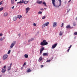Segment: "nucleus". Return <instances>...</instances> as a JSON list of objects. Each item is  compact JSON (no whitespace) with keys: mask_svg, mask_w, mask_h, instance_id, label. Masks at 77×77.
Instances as JSON below:
<instances>
[{"mask_svg":"<svg viewBox=\"0 0 77 77\" xmlns=\"http://www.w3.org/2000/svg\"><path fill=\"white\" fill-rule=\"evenodd\" d=\"M55 0H52V4H53V6H54L55 8H57V6L56 5H55ZM58 1L59 2V5L58 7L61 6V0H58Z\"/></svg>","mask_w":77,"mask_h":77,"instance_id":"obj_1","label":"nucleus"},{"mask_svg":"<svg viewBox=\"0 0 77 77\" xmlns=\"http://www.w3.org/2000/svg\"><path fill=\"white\" fill-rule=\"evenodd\" d=\"M48 44V42H46V40H44L42 42H41L40 43V45H47Z\"/></svg>","mask_w":77,"mask_h":77,"instance_id":"obj_2","label":"nucleus"},{"mask_svg":"<svg viewBox=\"0 0 77 77\" xmlns=\"http://www.w3.org/2000/svg\"><path fill=\"white\" fill-rule=\"evenodd\" d=\"M48 24H49V22H47V23H44L42 25V29H44V27H45L46 26H47Z\"/></svg>","mask_w":77,"mask_h":77,"instance_id":"obj_3","label":"nucleus"},{"mask_svg":"<svg viewBox=\"0 0 77 77\" xmlns=\"http://www.w3.org/2000/svg\"><path fill=\"white\" fill-rule=\"evenodd\" d=\"M15 44H16V41H14L13 42V43L11 44L10 46V47H11V48H12V47H14V46L15 45Z\"/></svg>","mask_w":77,"mask_h":77,"instance_id":"obj_4","label":"nucleus"},{"mask_svg":"<svg viewBox=\"0 0 77 77\" xmlns=\"http://www.w3.org/2000/svg\"><path fill=\"white\" fill-rule=\"evenodd\" d=\"M8 55L6 54H5L3 55L2 57V59L3 60H5V59H7V57H8Z\"/></svg>","mask_w":77,"mask_h":77,"instance_id":"obj_5","label":"nucleus"},{"mask_svg":"<svg viewBox=\"0 0 77 77\" xmlns=\"http://www.w3.org/2000/svg\"><path fill=\"white\" fill-rule=\"evenodd\" d=\"M66 28L67 29H72V28H73V27H71L70 25H68L66 26Z\"/></svg>","mask_w":77,"mask_h":77,"instance_id":"obj_6","label":"nucleus"},{"mask_svg":"<svg viewBox=\"0 0 77 77\" xmlns=\"http://www.w3.org/2000/svg\"><path fill=\"white\" fill-rule=\"evenodd\" d=\"M57 43L54 44V45H53L52 46V48L53 49L55 48L57 46Z\"/></svg>","mask_w":77,"mask_h":77,"instance_id":"obj_7","label":"nucleus"},{"mask_svg":"<svg viewBox=\"0 0 77 77\" xmlns=\"http://www.w3.org/2000/svg\"><path fill=\"white\" fill-rule=\"evenodd\" d=\"M57 26V22H55L54 23L53 27H56Z\"/></svg>","mask_w":77,"mask_h":77,"instance_id":"obj_8","label":"nucleus"},{"mask_svg":"<svg viewBox=\"0 0 77 77\" xmlns=\"http://www.w3.org/2000/svg\"><path fill=\"white\" fill-rule=\"evenodd\" d=\"M22 0V1H21ZM20 0V2H18L17 3V4H18L19 3V4H21V3H23V2H24V0Z\"/></svg>","mask_w":77,"mask_h":77,"instance_id":"obj_9","label":"nucleus"},{"mask_svg":"<svg viewBox=\"0 0 77 77\" xmlns=\"http://www.w3.org/2000/svg\"><path fill=\"white\" fill-rule=\"evenodd\" d=\"M38 4H41L42 3V1H37L36 2Z\"/></svg>","mask_w":77,"mask_h":77,"instance_id":"obj_10","label":"nucleus"},{"mask_svg":"<svg viewBox=\"0 0 77 77\" xmlns=\"http://www.w3.org/2000/svg\"><path fill=\"white\" fill-rule=\"evenodd\" d=\"M43 56H48V53H44L43 54Z\"/></svg>","mask_w":77,"mask_h":77,"instance_id":"obj_11","label":"nucleus"},{"mask_svg":"<svg viewBox=\"0 0 77 77\" xmlns=\"http://www.w3.org/2000/svg\"><path fill=\"white\" fill-rule=\"evenodd\" d=\"M17 18H18L19 19H21L22 18V16L20 15L17 16Z\"/></svg>","mask_w":77,"mask_h":77,"instance_id":"obj_12","label":"nucleus"},{"mask_svg":"<svg viewBox=\"0 0 77 77\" xmlns=\"http://www.w3.org/2000/svg\"><path fill=\"white\" fill-rule=\"evenodd\" d=\"M33 40H34V38H32L31 39L28 40V42H31V41H33Z\"/></svg>","mask_w":77,"mask_h":77,"instance_id":"obj_13","label":"nucleus"},{"mask_svg":"<svg viewBox=\"0 0 77 77\" xmlns=\"http://www.w3.org/2000/svg\"><path fill=\"white\" fill-rule=\"evenodd\" d=\"M45 50L44 48V47H42L41 48L40 51H42L43 50Z\"/></svg>","mask_w":77,"mask_h":77,"instance_id":"obj_14","label":"nucleus"},{"mask_svg":"<svg viewBox=\"0 0 77 77\" xmlns=\"http://www.w3.org/2000/svg\"><path fill=\"white\" fill-rule=\"evenodd\" d=\"M28 3H29V2L27 1H25L23 2V3L24 5H26V4H27Z\"/></svg>","mask_w":77,"mask_h":77,"instance_id":"obj_15","label":"nucleus"},{"mask_svg":"<svg viewBox=\"0 0 77 77\" xmlns=\"http://www.w3.org/2000/svg\"><path fill=\"white\" fill-rule=\"evenodd\" d=\"M17 20V17H14L13 18L14 21H16Z\"/></svg>","mask_w":77,"mask_h":77,"instance_id":"obj_16","label":"nucleus"},{"mask_svg":"<svg viewBox=\"0 0 77 77\" xmlns=\"http://www.w3.org/2000/svg\"><path fill=\"white\" fill-rule=\"evenodd\" d=\"M31 71H32V70L30 69H28L26 71L27 72H31Z\"/></svg>","mask_w":77,"mask_h":77,"instance_id":"obj_17","label":"nucleus"},{"mask_svg":"<svg viewBox=\"0 0 77 77\" xmlns=\"http://www.w3.org/2000/svg\"><path fill=\"white\" fill-rule=\"evenodd\" d=\"M42 60V57H41L38 59V62H41Z\"/></svg>","mask_w":77,"mask_h":77,"instance_id":"obj_18","label":"nucleus"},{"mask_svg":"<svg viewBox=\"0 0 77 77\" xmlns=\"http://www.w3.org/2000/svg\"><path fill=\"white\" fill-rule=\"evenodd\" d=\"M29 57V55L27 54H25L24 55V57L25 58H28V57Z\"/></svg>","mask_w":77,"mask_h":77,"instance_id":"obj_19","label":"nucleus"},{"mask_svg":"<svg viewBox=\"0 0 77 77\" xmlns=\"http://www.w3.org/2000/svg\"><path fill=\"white\" fill-rule=\"evenodd\" d=\"M6 69H2V73H3L4 72H5V71H6Z\"/></svg>","mask_w":77,"mask_h":77,"instance_id":"obj_20","label":"nucleus"},{"mask_svg":"<svg viewBox=\"0 0 77 77\" xmlns=\"http://www.w3.org/2000/svg\"><path fill=\"white\" fill-rule=\"evenodd\" d=\"M11 4L14 5V0H11Z\"/></svg>","mask_w":77,"mask_h":77,"instance_id":"obj_21","label":"nucleus"},{"mask_svg":"<svg viewBox=\"0 0 77 77\" xmlns=\"http://www.w3.org/2000/svg\"><path fill=\"white\" fill-rule=\"evenodd\" d=\"M26 11H29V10H30V8L29 7H28L26 8Z\"/></svg>","mask_w":77,"mask_h":77,"instance_id":"obj_22","label":"nucleus"},{"mask_svg":"<svg viewBox=\"0 0 77 77\" xmlns=\"http://www.w3.org/2000/svg\"><path fill=\"white\" fill-rule=\"evenodd\" d=\"M63 33V32H62V31H60V36H62V35Z\"/></svg>","mask_w":77,"mask_h":77,"instance_id":"obj_23","label":"nucleus"},{"mask_svg":"<svg viewBox=\"0 0 77 77\" xmlns=\"http://www.w3.org/2000/svg\"><path fill=\"white\" fill-rule=\"evenodd\" d=\"M7 15H8V13H5L4 14V16L7 17Z\"/></svg>","mask_w":77,"mask_h":77,"instance_id":"obj_24","label":"nucleus"},{"mask_svg":"<svg viewBox=\"0 0 77 77\" xmlns=\"http://www.w3.org/2000/svg\"><path fill=\"white\" fill-rule=\"evenodd\" d=\"M43 5H44L45 6H46V3L45 2H43Z\"/></svg>","mask_w":77,"mask_h":77,"instance_id":"obj_25","label":"nucleus"},{"mask_svg":"<svg viewBox=\"0 0 77 77\" xmlns=\"http://www.w3.org/2000/svg\"><path fill=\"white\" fill-rule=\"evenodd\" d=\"M3 10V7H2L0 8V12Z\"/></svg>","mask_w":77,"mask_h":77,"instance_id":"obj_26","label":"nucleus"},{"mask_svg":"<svg viewBox=\"0 0 77 77\" xmlns=\"http://www.w3.org/2000/svg\"><path fill=\"white\" fill-rule=\"evenodd\" d=\"M0 40L1 41H3V38L2 37H1L0 38Z\"/></svg>","mask_w":77,"mask_h":77,"instance_id":"obj_27","label":"nucleus"},{"mask_svg":"<svg viewBox=\"0 0 77 77\" xmlns=\"http://www.w3.org/2000/svg\"><path fill=\"white\" fill-rule=\"evenodd\" d=\"M26 64H27V63L25 62L23 64V66H24V65H26Z\"/></svg>","mask_w":77,"mask_h":77,"instance_id":"obj_28","label":"nucleus"},{"mask_svg":"<svg viewBox=\"0 0 77 77\" xmlns=\"http://www.w3.org/2000/svg\"><path fill=\"white\" fill-rule=\"evenodd\" d=\"M32 25L34 26H36V24L35 23H33Z\"/></svg>","mask_w":77,"mask_h":77,"instance_id":"obj_29","label":"nucleus"},{"mask_svg":"<svg viewBox=\"0 0 77 77\" xmlns=\"http://www.w3.org/2000/svg\"><path fill=\"white\" fill-rule=\"evenodd\" d=\"M10 53H11V50H9L8 52V54H10Z\"/></svg>","mask_w":77,"mask_h":77,"instance_id":"obj_30","label":"nucleus"},{"mask_svg":"<svg viewBox=\"0 0 77 77\" xmlns=\"http://www.w3.org/2000/svg\"><path fill=\"white\" fill-rule=\"evenodd\" d=\"M42 13V11H39L38 12V14H41Z\"/></svg>","mask_w":77,"mask_h":77,"instance_id":"obj_31","label":"nucleus"},{"mask_svg":"<svg viewBox=\"0 0 77 77\" xmlns=\"http://www.w3.org/2000/svg\"><path fill=\"white\" fill-rule=\"evenodd\" d=\"M51 61V60H48L47 61V62H49Z\"/></svg>","mask_w":77,"mask_h":77,"instance_id":"obj_32","label":"nucleus"},{"mask_svg":"<svg viewBox=\"0 0 77 77\" xmlns=\"http://www.w3.org/2000/svg\"><path fill=\"white\" fill-rule=\"evenodd\" d=\"M12 63H11L10 66V68H11V66H12Z\"/></svg>","mask_w":77,"mask_h":77,"instance_id":"obj_33","label":"nucleus"},{"mask_svg":"<svg viewBox=\"0 0 77 77\" xmlns=\"http://www.w3.org/2000/svg\"><path fill=\"white\" fill-rule=\"evenodd\" d=\"M73 25L74 26H75V23H73Z\"/></svg>","mask_w":77,"mask_h":77,"instance_id":"obj_34","label":"nucleus"},{"mask_svg":"<svg viewBox=\"0 0 77 77\" xmlns=\"http://www.w3.org/2000/svg\"><path fill=\"white\" fill-rule=\"evenodd\" d=\"M63 26V23H62L61 25V27H62Z\"/></svg>","mask_w":77,"mask_h":77,"instance_id":"obj_35","label":"nucleus"},{"mask_svg":"<svg viewBox=\"0 0 77 77\" xmlns=\"http://www.w3.org/2000/svg\"><path fill=\"white\" fill-rule=\"evenodd\" d=\"M45 16H44L43 17H42V19H45Z\"/></svg>","mask_w":77,"mask_h":77,"instance_id":"obj_36","label":"nucleus"},{"mask_svg":"<svg viewBox=\"0 0 77 77\" xmlns=\"http://www.w3.org/2000/svg\"><path fill=\"white\" fill-rule=\"evenodd\" d=\"M74 35H77V32H75Z\"/></svg>","mask_w":77,"mask_h":77,"instance_id":"obj_37","label":"nucleus"},{"mask_svg":"<svg viewBox=\"0 0 77 77\" xmlns=\"http://www.w3.org/2000/svg\"><path fill=\"white\" fill-rule=\"evenodd\" d=\"M71 47H72V45H70V47H69V49H70V48H71Z\"/></svg>","mask_w":77,"mask_h":77,"instance_id":"obj_38","label":"nucleus"},{"mask_svg":"<svg viewBox=\"0 0 77 77\" xmlns=\"http://www.w3.org/2000/svg\"><path fill=\"white\" fill-rule=\"evenodd\" d=\"M10 69H11V68H8V71H9V70H10Z\"/></svg>","mask_w":77,"mask_h":77,"instance_id":"obj_39","label":"nucleus"},{"mask_svg":"<svg viewBox=\"0 0 77 77\" xmlns=\"http://www.w3.org/2000/svg\"><path fill=\"white\" fill-rule=\"evenodd\" d=\"M3 2V1H2L0 2V5H1V4H2V3Z\"/></svg>","mask_w":77,"mask_h":77,"instance_id":"obj_40","label":"nucleus"},{"mask_svg":"<svg viewBox=\"0 0 77 77\" xmlns=\"http://www.w3.org/2000/svg\"><path fill=\"white\" fill-rule=\"evenodd\" d=\"M18 36H19V37H20V36H21V34H18Z\"/></svg>","mask_w":77,"mask_h":77,"instance_id":"obj_41","label":"nucleus"},{"mask_svg":"<svg viewBox=\"0 0 77 77\" xmlns=\"http://www.w3.org/2000/svg\"><path fill=\"white\" fill-rule=\"evenodd\" d=\"M2 35H3V34H2V33L0 34V36H2Z\"/></svg>","mask_w":77,"mask_h":77,"instance_id":"obj_42","label":"nucleus"},{"mask_svg":"<svg viewBox=\"0 0 77 77\" xmlns=\"http://www.w3.org/2000/svg\"><path fill=\"white\" fill-rule=\"evenodd\" d=\"M42 51H40V53L41 54H42Z\"/></svg>","mask_w":77,"mask_h":77,"instance_id":"obj_43","label":"nucleus"},{"mask_svg":"<svg viewBox=\"0 0 77 77\" xmlns=\"http://www.w3.org/2000/svg\"><path fill=\"white\" fill-rule=\"evenodd\" d=\"M11 8L12 9H14V6H13L12 7H11Z\"/></svg>","mask_w":77,"mask_h":77,"instance_id":"obj_44","label":"nucleus"},{"mask_svg":"<svg viewBox=\"0 0 77 77\" xmlns=\"http://www.w3.org/2000/svg\"><path fill=\"white\" fill-rule=\"evenodd\" d=\"M69 11H71V9H69L68 11H67V12H69Z\"/></svg>","mask_w":77,"mask_h":77,"instance_id":"obj_45","label":"nucleus"},{"mask_svg":"<svg viewBox=\"0 0 77 77\" xmlns=\"http://www.w3.org/2000/svg\"><path fill=\"white\" fill-rule=\"evenodd\" d=\"M2 75H0V77H2Z\"/></svg>","mask_w":77,"mask_h":77,"instance_id":"obj_46","label":"nucleus"},{"mask_svg":"<svg viewBox=\"0 0 77 77\" xmlns=\"http://www.w3.org/2000/svg\"><path fill=\"white\" fill-rule=\"evenodd\" d=\"M69 49H68L67 50V52H69Z\"/></svg>","mask_w":77,"mask_h":77,"instance_id":"obj_47","label":"nucleus"},{"mask_svg":"<svg viewBox=\"0 0 77 77\" xmlns=\"http://www.w3.org/2000/svg\"><path fill=\"white\" fill-rule=\"evenodd\" d=\"M41 67H42H42H44V65H42L41 66Z\"/></svg>","mask_w":77,"mask_h":77,"instance_id":"obj_48","label":"nucleus"},{"mask_svg":"<svg viewBox=\"0 0 77 77\" xmlns=\"http://www.w3.org/2000/svg\"><path fill=\"white\" fill-rule=\"evenodd\" d=\"M41 10H42V11H43L44 10L43 9V8H41Z\"/></svg>","mask_w":77,"mask_h":77,"instance_id":"obj_49","label":"nucleus"},{"mask_svg":"<svg viewBox=\"0 0 77 77\" xmlns=\"http://www.w3.org/2000/svg\"><path fill=\"white\" fill-rule=\"evenodd\" d=\"M28 13V11H27L26 12V14H27V13Z\"/></svg>","mask_w":77,"mask_h":77,"instance_id":"obj_50","label":"nucleus"},{"mask_svg":"<svg viewBox=\"0 0 77 77\" xmlns=\"http://www.w3.org/2000/svg\"><path fill=\"white\" fill-rule=\"evenodd\" d=\"M3 68H6V66H4Z\"/></svg>","mask_w":77,"mask_h":77,"instance_id":"obj_51","label":"nucleus"},{"mask_svg":"<svg viewBox=\"0 0 77 77\" xmlns=\"http://www.w3.org/2000/svg\"><path fill=\"white\" fill-rule=\"evenodd\" d=\"M71 2V0H69V2H68V3H69V2Z\"/></svg>","mask_w":77,"mask_h":77,"instance_id":"obj_52","label":"nucleus"},{"mask_svg":"<svg viewBox=\"0 0 77 77\" xmlns=\"http://www.w3.org/2000/svg\"><path fill=\"white\" fill-rule=\"evenodd\" d=\"M76 20H77V17H76Z\"/></svg>","mask_w":77,"mask_h":77,"instance_id":"obj_53","label":"nucleus"},{"mask_svg":"<svg viewBox=\"0 0 77 77\" xmlns=\"http://www.w3.org/2000/svg\"><path fill=\"white\" fill-rule=\"evenodd\" d=\"M17 0H15V2H17Z\"/></svg>","mask_w":77,"mask_h":77,"instance_id":"obj_54","label":"nucleus"},{"mask_svg":"<svg viewBox=\"0 0 77 77\" xmlns=\"http://www.w3.org/2000/svg\"><path fill=\"white\" fill-rule=\"evenodd\" d=\"M21 69H23V68H21Z\"/></svg>","mask_w":77,"mask_h":77,"instance_id":"obj_55","label":"nucleus"},{"mask_svg":"<svg viewBox=\"0 0 77 77\" xmlns=\"http://www.w3.org/2000/svg\"><path fill=\"white\" fill-rule=\"evenodd\" d=\"M46 9V8H45L44 9Z\"/></svg>","mask_w":77,"mask_h":77,"instance_id":"obj_56","label":"nucleus"},{"mask_svg":"<svg viewBox=\"0 0 77 77\" xmlns=\"http://www.w3.org/2000/svg\"><path fill=\"white\" fill-rule=\"evenodd\" d=\"M4 69H5V68H4Z\"/></svg>","mask_w":77,"mask_h":77,"instance_id":"obj_57","label":"nucleus"},{"mask_svg":"<svg viewBox=\"0 0 77 77\" xmlns=\"http://www.w3.org/2000/svg\"><path fill=\"white\" fill-rule=\"evenodd\" d=\"M0 63H1V61H0Z\"/></svg>","mask_w":77,"mask_h":77,"instance_id":"obj_58","label":"nucleus"}]
</instances>
